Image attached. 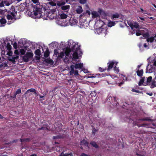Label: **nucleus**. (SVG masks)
Instances as JSON below:
<instances>
[{"label":"nucleus","mask_w":156,"mask_h":156,"mask_svg":"<svg viewBox=\"0 0 156 156\" xmlns=\"http://www.w3.org/2000/svg\"><path fill=\"white\" fill-rule=\"evenodd\" d=\"M33 13L35 18H40L41 17L42 13V8L39 5H36L34 7Z\"/></svg>","instance_id":"f257e3e1"},{"label":"nucleus","mask_w":156,"mask_h":156,"mask_svg":"<svg viewBox=\"0 0 156 156\" xmlns=\"http://www.w3.org/2000/svg\"><path fill=\"white\" fill-rule=\"evenodd\" d=\"M76 46V45L75 44L74 45L73 44V46L71 48L72 51L74 52L73 54V60L78 59L79 58L77 51H78L79 48L78 47H77V48H75Z\"/></svg>","instance_id":"f03ea898"},{"label":"nucleus","mask_w":156,"mask_h":156,"mask_svg":"<svg viewBox=\"0 0 156 156\" xmlns=\"http://www.w3.org/2000/svg\"><path fill=\"white\" fill-rule=\"evenodd\" d=\"M56 10L55 9H53L51 10H49L48 12L47 16L49 19L52 20L56 18V16L57 15L55 13Z\"/></svg>","instance_id":"7ed1b4c3"},{"label":"nucleus","mask_w":156,"mask_h":156,"mask_svg":"<svg viewBox=\"0 0 156 156\" xmlns=\"http://www.w3.org/2000/svg\"><path fill=\"white\" fill-rule=\"evenodd\" d=\"M34 55L32 53L28 52L23 57V60L25 62H28L29 59L32 58Z\"/></svg>","instance_id":"20e7f679"},{"label":"nucleus","mask_w":156,"mask_h":156,"mask_svg":"<svg viewBox=\"0 0 156 156\" xmlns=\"http://www.w3.org/2000/svg\"><path fill=\"white\" fill-rule=\"evenodd\" d=\"M73 65H72L70 66V71L69 72L70 74L72 76H74L76 77H78L79 75L78 71L77 70H74Z\"/></svg>","instance_id":"39448f33"},{"label":"nucleus","mask_w":156,"mask_h":156,"mask_svg":"<svg viewBox=\"0 0 156 156\" xmlns=\"http://www.w3.org/2000/svg\"><path fill=\"white\" fill-rule=\"evenodd\" d=\"M55 131L59 132L62 130V123L58 122H55L54 125Z\"/></svg>","instance_id":"423d86ee"},{"label":"nucleus","mask_w":156,"mask_h":156,"mask_svg":"<svg viewBox=\"0 0 156 156\" xmlns=\"http://www.w3.org/2000/svg\"><path fill=\"white\" fill-rule=\"evenodd\" d=\"M128 25L130 27L132 30H133L134 28L136 29L138 28L139 27V24L136 22H132L130 21H128L127 22Z\"/></svg>","instance_id":"0eeeda50"},{"label":"nucleus","mask_w":156,"mask_h":156,"mask_svg":"<svg viewBox=\"0 0 156 156\" xmlns=\"http://www.w3.org/2000/svg\"><path fill=\"white\" fill-rule=\"evenodd\" d=\"M6 17L8 20V24H9L12 23L14 22V21H13V19L16 20L17 19L16 16H15V17H14L13 16H12L11 14L8 13L6 16Z\"/></svg>","instance_id":"6e6552de"},{"label":"nucleus","mask_w":156,"mask_h":156,"mask_svg":"<svg viewBox=\"0 0 156 156\" xmlns=\"http://www.w3.org/2000/svg\"><path fill=\"white\" fill-rule=\"evenodd\" d=\"M17 11H16L15 8L13 6H12L9 10L8 11V13L11 14L14 17H15L17 14Z\"/></svg>","instance_id":"1a4fd4ad"},{"label":"nucleus","mask_w":156,"mask_h":156,"mask_svg":"<svg viewBox=\"0 0 156 156\" xmlns=\"http://www.w3.org/2000/svg\"><path fill=\"white\" fill-rule=\"evenodd\" d=\"M116 62V61H110L109 62L107 63V65H108V68L106 69V70L108 71H109L111 69H112L113 66L114 65Z\"/></svg>","instance_id":"9d476101"},{"label":"nucleus","mask_w":156,"mask_h":156,"mask_svg":"<svg viewBox=\"0 0 156 156\" xmlns=\"http://www.w3.org/2000/svg\"><path fill=\"white\" fill-rule=\"evenodd\" d=\"M92 17L93 19L99 18L100 19V16L98 12L96 11H93L91 12Z\"/></svg>","instance_id":"9b49d317"},{"label":"nucleus","mask_w":156,"mask_h":156,"mask_svg":"<svg viewBox=\"0 0 156 156\" xmlns=\"http://www.w3.org/2000/svg\"><path fill=\"white\" fill-rule=\"evenodd\" d=\"M74 67L76 69H81L82 70L83 68V63H76L75 65H74Z\"/></svg>","instance_id":"f8f14e48"},{"label":"nucleus","mask_w":156,"mask_h":156,"mask_svg":"<svg viewBox=\"0 0 156 156\" xmlns=\"http://www.w3.org/2000/svg\"><path fill=\"white\" fill-rule=\"evenodd\" d=\"M70 7V5H68L62 6L61 8L62 10L64 11L65 12H67L69 9Z\"/></svg>","instance_id":"ddd939ff"},{"label":"nucleus","mask_w":156,"mask_h":156,"mask_svg":"<svg viewBox=\"0 0 156 156\" xmlns=\"http://www.w3.org/2000/svg\"><path fill=\"white\" fill-rule=\"evenodd\" d=\"M57 87H55L52 90L50 91L49 93V95L50 96H51L52 98L54 94L55 93V92L56 90L57 89Z\"/></svg>","instance_id":"4468645a"},{"label":"nucleus","mask_w":156,"mask_h":156,"mask_svg":"<svg viewBox=\"0 0 156 156\" xmlns=\"http://www.w3.org/2000/svg\"><path fill=\"white\" fill-rule=\"evenodd\" d=\"M137 73V75L139 77H142V76L143 75L144 72L143 70V69H141L140 70H138L136 71V72Z\"/></svg>","instance_id":"2eb2a0df"},{"label":"nucleus","mask_w":156,"mask_h":156,"mask_svg":"<svg viewBox=\"0 0 156 156\" xmlns=\"http://www.w3.org/2000/svg\"><path fill=\"white\" fill-rule=\"evenodd\" d=\"M149 64H148L147 66V68L146 69V73H152L154 71L152 67L149 69H148V67L149 66Z\"/></svg>","instance_id":"dca6fc26"},{"label":"nucleus","mask_w":156,"mask_h":156,"mask_svg":"<svg viewBox=\"0 0 156 156\" xmlns=\"http://www.w3.org/2000/svg\"><path fill=\"white\" fill-rule=\"evenodd\" d=\"M71 51V49L70 48H66L64 52L66 55L67 56H68Z\"/></svg>","instance_id":"f3484780"},{"label":"nucleus","mask_w":156,"mask_h":156,"mask_svg":"<svg viewBox=\"0 0 156 156\" xmlns=\"http://www.w3.org/2000/svg\"><path fill=\"white\" fill-rule=\"evenodd\" d=\"M90 144L93 147L96 148H98L99 147L98 145L96 144V142L94 141H91L90 143Z\"/></svg>","instance_id":"a211bd4d"},{"label":"nucleus","mask_w":156,"mask_h":156,"mask_svg":"<svg viewBox=\"0 0 156 156\" xmlns=\"http://www.w3.org/2000/svg\"><path fill=\"white\" fill-rule=\"evenodd\" d=\"M36 91V90L33 88H31L30 89L28 90L25 93V94H27L30 92H33V93H35Z\"/></svg>","instance_id":"6ab92c4d"},{"label":"nucleus","mask_w":156,"mask_h":156,"mask_svg":"<svg viewBox=\"0 0 156 156\" xmlns=\"http://www.w3.org/2000/svg\"><path fill=\"white\" fill-rule=\"evenodd\" d=\"M44 62L48 64L51 65H52L53 64V62L51 59L46 58L44 60Z\"/></svg>","instance_id":"aec40b11"},{"label":"nucleus","mask_w":156,"mask_h":156,"mask_svg":"<svg viewBox=\"0 0 156 156\" xmlns=\"http://www.w3.org/2000/svg\"><path fill=\"white\" fill-rule=\"evenodd\" d=\"M76 11L78 14L81 13L83 11L82 7L81 6H79L78 8L76 9Z\"/></svg>","instance_id":"412c9836"},{"label":"nucleus","mask_w":156,"mask_h":156,"mask_svg":"<svg viewBox=\"0 0 156 156\" xmlns=\"http://www.w3.org/2000/svg\"><path fill=\"white\" fill-rule=\"evenodd\" d=\"M81 143L82 144H83L85 146H87V147H88V144H89L88 142L87 141L85 140L84 139H83L81 141Z\"/></svg>","instance_id":"4be33fe9"},{"label":"nucleus","mask_w":156,"mask_h":156,"mask_svg":"<svg viewBox=\"0 0 156 156\" xmlns=\"http://www.w3.org/2000/svg\"><path fill=\"white\" fill-rule=\"evenodd\" d=\"M50 52L48 48H47L46 51H45L44 54V57L47 58L49 55Z\"/></svg>","instance_id":"5701e85b"},{"label":"nucleus","mask_w":156,"mask_h":156,"mask_svg":"<svg viewBox=\"0 0 156 156\" xmlns=\"http://www.w3.org/2000/svg\"><path fill=\"white\" fill-rule=\"evenodd\" d=\"M155 40L154 37H149L147 39V41L148 42H150L152 43Z\"/></svg>","instance_id":"b1692460"},{"label":"nucleus","mask_w":156,"mask_h":156,"mask_svg":"<svg viewBox=\"0 0 156 156\" xmlns=\"http://www.w3.org/2000/svg\"><path fill=\"white\" fill-rule=\"evenodd\" d=\"M120 17L119 14L117 13H116L115 14L112 15L111 19H114L115 18H119Z\"/></svg>","instance_id":"393cba45"},{"label":"nucleus","mask_w":156,"mask_h":156,"mask_svg":"<svg viewBox=\"0 0 156 156\" xmlns=\"http://www.w3.org/2000/svg\"><path fill=\"white\" fill-rule=\"evenodd\" d=\"M141 79L140 80L139 83H138V85L139 86H140L141 85L144 83V79L145 77H141Z\"/></svg>","instance_id":"a878e982"},{"label":"nucleus","mask_w":156,"mask_h":156,"mask_svg":"<svg viewBox=\"0 0 156 156\" xmlns=\"http://www.w3.org/2000/svg\"><path fill=\"white\" fill-rule=\"evenodd\" d=\"M34 54L36 55L40 56L41 55L40 50L39 49H37L35 51Z\"/></svg>","instance_id":"bb28decb"},{"label":"nucleus","mask_w":156,"mask_h":156,"mask_svg":"<svg viewBox=\"0 0 156 156\" xmlns=\"http://www.w3.org/2000/svg\"><path fill=\"white\" fill-rule=\"evenodd\" d=\"M115 23V22L110 21L109 22L108 24V26L110 27H111L113 26H114Z\"/></svg>","instance_id":"cd10ccee"},{"label":"nucleus","mask_w":156,"mask_h":156,"mask_svg":"<svg viewBox=\"0 0 156 156\" xmlns=\"http://www.w3.org/2000/svg\"><path fill=\"white\" fill-rule=\"evenodd\" d=\"M140 121H152V120L150 119L149 117H146L144 118L140 119H139Z\"/></svg>","instance_id":"c85d7f7f"},{"label":"nucleus","mask_w":156,"mask_h":156,"mask_svg":"<svg viewBox=\"0 0 156 156\" xmlns=\"http://www.w3.org/2000/svg\"><path fill=\"white\" fill-rule=\"evenodd\" d=\"M49 4H50V5L51 6H55V8L54 9H56V8H57V6H56V4L53 2V1H51V2H49Z\"/></svg>","instance_id":"c756f323"},{"label":"nucleus","mask_w":156,"mask_h":156,"mask_svg":"<svg viewBox=\"0 0 156 156\" xmlns=\"http://www.w3.org/2000/svg\"><path fill=\"white\" fill-rule=\"evenodd\" d=\"M65 3H66V2H65L64 1H63V2L61 1V2H59L58 3H57V4L58 6H62V5H64Z\"/></svg>","instance_id":"7c9ffc66"},{"label":"nucleus","mask_w":156,"mask_h":156,"mask_svg":"<svg viewBox=\"0 0 156 156\" xmlns=\"http://www.w3.org/2000/svg\"><path fill=\"white\" fill-rule=\"evenodd\" d=\"M67 15H66V14H65L64 13H62L60 15V17L62 19H66V18H67Z\"/></svg>","instance_id":"2f4dec72"},{"label":"nucleus","mask_w":156,"mask_h":156,"mask_svg":"<svg viewBox=\"0 0 156 156\" xmlns=\"http://www.w3.org/2000/svg\"><path fill=\"white\" fill-rule=\"evenodd\" d=\"M113 98L114 101V105L115 106H117L118 105V104L119 105V103L116 100V97H113Z\"/></svg>","instance_id":"473e14b6"},{"label":"nucleus","mask_w":156,"mask_h":156,"mask_svg":"<svg viewBox=\"0 0 156 156\" xmlns=\"http://www.w3.org/2000/svg\"><path fill=\"white\" fill-rule=\"evenodd\" d=\"M156 82L154 80L152 82L151 85V88H153L155 87H156Z\"/></svg>","instance_id":"72a5a7b5"},{"label":"nucleus","mask_w":156,"mask_h":156,"mask_svg":"<svg viewBox=\"0 0 156 156\" xmlns=\"http://www.w3.org/2000/svg\"><path fill=\"white\" fill-rule=\"evenodd\" d=\"M0 22L1 24H3L6 23V21L5 19L4 18H2L0 20Z\"/></svg>","instance_id":"f704fd0d"},{"label":"nucleus","mask_w":156,"mask_h":156,"mask_svg":"<svg viewBox=\"0 0 156 156\" xmlns=\"http://www.w3.org/2000/svg\"><path fill=\"white\" fill-rule=\"evenodd\" d=\"M6 48L9 51H10L12 47L9 43H7L6 46Z\"/></svg>","instance_id":"c9c22d12"},{"label":"nucleus","mask_w":156,"mask_h":156,"mask_svg":"<svg viewBox=\"0 0 156 156\" xmlns=\"http://www.w3.org/2000/svg\"><path fill=\"white\" fill-rule=\"evenodd\" d=\"M142 35L144 37L147 38L149 37H148L149 35V33L148 32H147L146 33Z\"/></svg>","instance_id":"e433bc0d"},{"label":"nucleus","mask_w":156,"mask_h":156,"mask_svg":"<svg viewBox=\"0 0 156 156\" xmlns=\"http://www.w3.org/2000/svg\"><path fill=\"white\" fill-rule=\"evenodd\" d=\"M16 94L17 95L21 93V90L20 88H19L15 92Z\"/></svg>","instance_id":"4c0bfd02"},{"label":"nucleus","mask_w":156,"mask_h":156,"mask_svg":"<svg viewBox=\"0 0 156 156\" xmlns=\"http://www.w3.org/2000/svg\"><path fill=\"white\" fill-rule=\"evenodd\" d=\"M114 70L115 73H118L119 72V68L116 67V66L114 67Z\"/></svg>","instance_id":"58836bf2"},{"label":"nucleus","mask_w":156,"mask_h":156,"mask_svg":"<svg viewBox=\"0 0 156 156\" xmlns=\"http://www.w3.org/2000/svg\"><path fill=\"white\" fill-rule=\"evenodd\" d=\"M65 54V53L64 52H62L60 53V54L58 55V57L62 58L64 56Z\"/></svg>","instance_id":"ea45409f"},{"label":"nucleus","mask_w":156,"mask_h":156,"mask_svg":"<svg viewBox=\"0 0 156 156\" xmlns=\"http://www.w3.org/2000/svg\"><path fill=\"white\" fill-rule=\"evenodd\" d=\"M152 77L151 76H149L147 78V83H150L152 80Z\"/></svg>","instance_id":"a19ab883"},{"label":"nucleus","mask_w":156,"mask_h":156,"mask_svg":"<svg viewBox=\"0 0 156 156\" xmlns=\"http://www.w3.org/2000/svg\"><path fill=\"white\" fill-rule=\"evenodd\" d=\"M138 47L141 51H143L144 50L143 47L141 43H140L139 44Z\"/></svg>","instance_id":"79ce46f5"},{"label":"nucleus","mask_w":156,"mask_h":156,"mask_svg":"<svg viewBox=\"0 0 156 156\" xmlns=\"http://www.w3.org/2000/svg\"><path fill=\"white\" fill-rule=\"evenodd\" d=\"M136 35L137 36H139L142 35L140 30H138L137 31H136Z\"/></svg>","instance_id":"37998d69"},{"label":"nucleus","mask_w":156,"mask_h":156,"mask_svg":"<svg viewBox=\"0 0 156 156\" xmlns=\"http://www.w3.org/2000/svg\"><path fill=\"white\" fill-rule=\"evenodd\" d=\"M97 131V130L94 127L92 129V134L94 135H95V133Z\"/></svg>","instance_id":"c03bdc74"},{"label":"nucleus","mask_w":156,"mask_h":156,"mask_svg":"<svg viewBox=\"0 0 156 156\" xmlns=\"http://www.w3.org/2000/svg\"><path fill=\"white\" fill-rule=\"evenodd\" d=\"M8 60L9 61L12 62V63H14L15 62H16V61H15V60L13 57H12V58H9Z\"/></svg>","instance_id":"a18cd8bd"},{"label":"nucleus","mask_w":156,"mask_h":156,"mask_svg":"<svg viewBox=\"0 0 156 156\" xmlns=\"http://www.w3.org/2000/svg\"><path fill=\"white\" fill-rule=\"evenodd\" d=\"M87 0H80L79 2L81 4H84L87 2Z\"/></svg>","instance_id":"49530a36"},{"label":"nucleus","mask_w":156,"mask_h":156,"mask_svg":"<svg viewBox=\"0 0 156 156\" xmlns=\"http://www.w3.org/2000/svg\"><path fill=\"white\" fill-rule=\"evenodd\" d=\"M86 16V13L85 12H83L79 16V18L80 19H82V17H83L85 16Z\"/></svg>","instance_id":"de8ad7c7"},{"label":"nucleus","mask_w":156,"mask_h":156,"mask_svg":"<svg viewBox=\"0 0 156 156\" xmlns=\"http://www.w3.org/2000/svg\"><path fill=\"white\" fill-rule=\"evenodd\" d=\"M106 70V69L105 68L104 69L101 67H99V71L101 72H105Z\"/></svg>","instance_id":"09e8293b"},{"label":"nucleus","mask_w":156,"mask_h":156,"mask_svg":"<svg viewBox=\"0 0 156 156\" xmlns=\"http://www.w3.org/2000/svg\"><path fill=\"white\" fill-rule=\"evenodd\" d=\"M20 9L21 11H23L25 9V7L23 6L20 5Z\"/></svg>","instance_id":"8fccbe9b"},{"label":"nucleus","mask_w":156,"mask_h":156,"mask_svg":"<svg viewBox=\"0 0 156 156\" xmlns=\"http://www.w3.org/2000/svg\"><path fill=\"white\" fill-rule=\"evenodd\" d=\"M3 1L5 5H6L9 6L10 5V3L8 1L5 0Z\"/></svg>","instance_id":"3c124183"},{"label":"nucleus","mask_w":156,"mask_h":156,"mask_svg":"<svg viewBox=\"0 0 156 156\" xmlns=\"http://www.w3.org/2000/svg\"><path fill=\"white\" fill-rule=\"evenodd\" d=\"M20 53L22 55H23L25 53V51L24 49H21L20 50Z\"/></svg>","instance_id":"603ef678"},{"label":"nucleus","mask_w":156,"mask_h":156,"mask_svg":"<svg viewBox=\"0 0 156 156\" xmlns=\"http://www.w3.org/2000/svg\"><path fill=\"white\" fill-rule=\"evenodd\" d=\"M68 153H64L63 152H62L60 156H69V154H68Z\"/></svg>","instance_id":"864d4df0"},{"label":"nucleus","mask_w":156,"mask_h":156,"mask_svg":"<svg viewBox=\"0 0 156 156\" xmlns=\"http://www.w3.org/2000/svg\"><path fill=\"white\" fill-rule=\"evenodd\" d=\"M131 91L133 92H135L137 93H141V92L139 90L135 89H132Z\"/></svg>","instance_id":"5fc2aeb1"},{"label":"nucleus","mask_w":156,"mask_h":156,"mask_svg":"<svg viewBox=\"0 0 156 156\" xmlns=\"http://www.w3.org/2000/svg\"><path fill=\"white\" fill-rule=\"evenodd\" d=\"M16 95H16V94L15 93V94H14L13 96H10V97L11 98H13V100H15L16 98Z\"/></svg>","instance_id":"6e6d98bb"},{"label":"nucleus","mask_w":156,"mask_h":156,"mask_svg":"<svg viewBox=\"0 0 156 156\" xmlns=\"http://www.w3.org/2000/svg\"><path fill=\"white\" fill-rule=\"evenodd\" d=\"M54 54L55 55H57L58 53V50L57 49H55L54 51Z\"/></svg>","instance_id":"4d7b16f0"},{"label":"nucleus","mask_w":156,"mask_h":156,"mask_svg":"<svg viewBox=\"0 0 156 156\" xmlns=\"http://www.w3.org/2000/svg\"><path fill=\"white\" fill-rule=\"evenodd\" d=\"M103 74L102 73L101 74H99V73H98L96 74V75L98 77H102L103 76H103Z\"/></svg>","instance_id":"13d9d810"},{"label":"nucleus","mask_w":156,"mask_h":156,"mask_svg":"<svg viewBox=\"0 0 156 156\" xmlns=\"http://www.w3.org/2000/svg\"><path fill=\"white\" fill-rule=\"evenodd\" d=\"M60 138V137L59 136H53V139H59Z\"/></svg>","instance_id":"bf43d9fd"},{"label":"nucleus","mask_w":156,"mask_h":156,"mask_svg":"<svg viewBox=\"0 0 156 156\" xmlns=\"http://www.w3.org/2000/svg\"><path fill=\"white\" fill-rule=\"evenodd\" d=\"M13 46L14 48L16 49L17 48V43L15 42L14 43V44H13Z\"/></svg>","instance_id":"052dcab7"},{"label":"nucleus","mask_w":156,"mask_h":156,"mask_svg":"<svg viewBox=\"0 0 156 156\" xmlns=\"http://www.w3.org/2000/svg\"><path fill=\"white\" fill-rule=\"evenodd\" d=\"M1 2L0 3V7H2L4 6V1L3 0H2L1 1Z\"/></svg>","instance_id":"680f3d73"},{"label":"nucleus","mask_w":156,"mask_h":156,"mask_svg":"<svg viewBox=\"0 0 156 156\" xmlns=\"http://www.w3.org/2000/svg\"><path fill=\"white\" fill-rule=\"evenodd\" d=\"M39 96L40 98H42V100H44L45 99L44 97V95L41 96L40 94H39Z\"/></svg>","instance_id":"e2e57ef3"},{"label":"nucleus","mask_w":156,"mask_h":156,"mask_svg":"<svg viewBox=\"0 0 156 156\" xmlns=\"http://www.w3.org/2000/svg\"><path fill=\"white\" fill-rule=\"evenodd\" d=\"M73 81V80L71 79H69V80H67V82L69 83V85L71 84V82Z\"/></svg>","instance_id":"0e129e2a"},{"label":"nucleus","mask_w":156,"mask_h":156,"mask_svg":"<svg viewBox=\"0 0 156 156\" xmlns=\"http://www.w3.org/2000/svg\"><path fill=\"white\" fill-rule=\"evenodd\" d=\"M85 13H86V15L87 14H88V15L89 16H90V12L88 10H87L86 11V12H84Z\"/></svg>","instance_id":"69168bd1"},{"label":"nucleus","mask_w":156,"mask_h":156,"mask_svg":"<svg viewBox=\"0 0 156 156\" xmlns=\"http://www.w3.org/2000/svg\"><path fill=\"white\" fill-rule=\"evenodd\" d=\"M39 130H48V128L46 127H42L40 128H39L38 129Z\"/></svg>","instance_id":"338daca9"},{"label":"nucleus","mask_w":156,"mask_h":156,"mask_svg":"<svg viewBox=\"0 0 156 156\" xmlns=\"http://www.w3.org/2000/svg\"><path fill=\"white\" fill-rule=\"evenodd\" d=\"M81 156H88L87 154H86L84 153H82V154H81Z\"/></svg>","instance_id":"774afa93"}]
</instances>
